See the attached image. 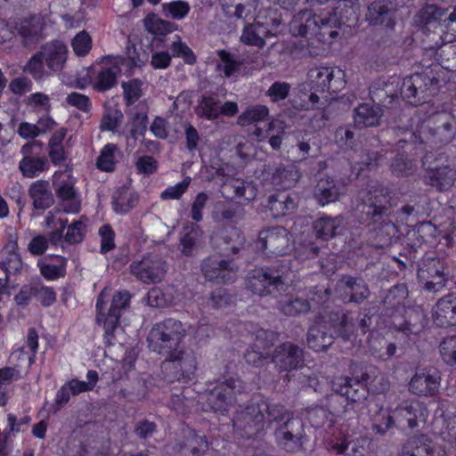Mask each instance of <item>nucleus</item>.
<instances>
[{"label": "nucleus", "instance_id": "nucleus-1", "mask_svg": "<svg viewBox=\"0 0 456 456\" xmlns=\"http://www.w3.org/2000/svg\"><path fill=\"white\" fill-rule=\"evenodd\" d=\"M357 206L364 216V222L383 239H390L395 235L397 229L390 219L392 211L391 196L387 190L381 186L361 191L358 194Z\"/></svg>", "mask_w": 456, "mask_h": 456}, {"label": "nucleus", "instance_id": "nucleus-2", "mask_svg": "<svg viewBox=\"0 0 456 456\" xmlns=\"http://www.w3.org/2000/svg\"><path fill=\"white\" fill-rule=\"evenodd\" d=\"M340 25L336 13L326 16L317 15L305 9L299 11L290 22V30L294 36L316 38L326 43L338 37L337 28Z\"/></svg>", "mask_w": 456, "mask_h": 456}, {"label": "nucleus", "instance_id": "nucleus-3", "mask_svg": "<svg viewBox=\"0 0 456 456\" xmlns=\"http://www.w3.org/2000/svg\"><path fill=\"white\" fill-rule=\"evenodd\" d=\"M289 273L284 264L255 268L248 273L246 285L252 293L267 296L286 285Z\"/></svg>", "mask_w": 456, "mask_h": 456}, {"label": "nucleus", "instance_id": "nucleus-4", "mask_svg": "<svg viewBox=\"0 0 456 456\" xmlns=\"http://www.w3.org/2000/svg\"><path fill=\"white\" fill-rule=\"evenodd\" d=\"M184 335L183 323L169 318L151 328L147 337L148 346L153 352L167 354L179 346Z\"/></svg>", "mask_w": 456, "mask_h": 456}, {"label": "nucleus", "instance_id": "nucleus-5", "mask_svg": "<svg viewBox=\"0 0 456 456\" xmlns=\"http://www.w3.org/2000/svg\"><path fill=\"white\" fill-rule=\"evenodd\" d=\"M210 385L214 387L206 392L207 403L215 411H226L236 402L237 395H240L245 390V385L240 379L230 377L226 372Z\"/></svg>", "mask_w": 456, "mask_h": 456}, {"label": "nucleus", "instance_id": "nucleus-6", "mask_svg": "<svg viewBox=\"0 0 456 456\" xmlns=\"http://www.w3.org/2000/svg\"><path fill=\"white\" fill-rule=\"evenodd\" d=\"M197 365V358L193 351L176 347L167 354V358L161 364V370L164 379L172 384L175 381L185 382L191 379Z\"/></svg>", "mask_w": 456, "mask_h": 456}, {"label": "nucleus", "instance_id": "nucleus-7", "mask_svg": "<svg viewBox=\"0 0 456 456\" xmlns=\"http://www.w3.org/2000/svg\"><path fill=\"white\" fill-rule=\"evenodd\" d=\"M418 22L425 30H434L441 38L446 30H455L456 6L445 9L436 4H427L418 13Z\"/></svg>", "mask_w": 456, "mask_h": 456}, {"label": "nucleus", "instance_id": "nucleus-8", "mask_svg": "<svg viewBox=\"0 0 456 456\" xmlns=\"http://www.w3.org/2000/svg\"><path fill=\"white\" fill-rule=\"evenodd\" d=\"M344 72L331 67H314L307 73V84L311 90L320 93H338L345 87Z\"/></svg>", "mask_w": 456, "mask_h": 456}, {"label": "nucleus", "instance_id": "nucleus-9", "mask_svg": "<svg viewBox=\"0 0 456 456\" xmlns=\"http://www.w3.org/2000/svg\"><path fill=\"white\" fill-rule=\"evenodd\" d=\"M435 79L426 73H415L405 77L400 86V94L412 105L426 102L434 93Z\"/></svg>", "mask_w": 456, "mask_h": 456}, {"label": "nucleus", "instance_id": "nucleus-10", "mask_svg": "<svg viewBox=\"0 0 456 456\" xmlns=\"http://www.w3.org/2000/svg\"><path fill=\"white\" fill-rule=\"evenodd\" d=\"M304 422L299 418H288L275 430V438L280 446L289 452H298L305 441Z\"/></svg>", "mask_w": 456, "mask_h": 456}, {"label": "nucleus", "instance_id": "nucleus-11", "mask_svg": "<svg viewBox=\"0 0 456 456\" xmlns=\"http://www.w3.org/2000/svg\"><path fill=\"white\" fill-rule=\"evenodd\" d=\"M261 410H265V407H259L257 402L237 411L233 428L242 437L249 438L264 429L265 422Z\"/></svg>", "mask_w": 456, "mask_h": 456}, {"label": "nucleus", "instance_id": "nucleus-12", "mask_svg": "<svg viewBox=\"0 0 456 456\" xmlns=\"http://www.w3.org/2000/svg\"><path fill=\"white\" fill-rule=\"evenodd\" d=\"M130 270L142 281L156 283L164 278L167 265L160 255L150 253L143 256L141 261L131 264Z\"/></svg>", "mask_w": 456, "mask_h": 456}, {"label": "nucleus", "instance_id": "nucleus-13", "mask_svg": "<svg viewBox=\"0 0 456 456\" xmlns=\"http://www.w3.org/2000/svg\"><path fill=\"white\" fill-rule=\"evenodd\" d=\"M260 248L268 256H283L291 250L290 234L282 226H275L260 232Z\"/></svg>", "mask_w": 456, "mask_h": 456}, {"label": "nucleus", "instance_id": "nucleus-14", "mask_svg": "<svg viewBox=\"0 0 456 456\" xmlns=\"http://www.w3.org/2000/svg\"><path fill=\"white\" fill-rule=\"evenodd\" d=\"M304 349L290 342H283L277 346L272 355L271 362L279 371H290L297 369L304 362Z\"/></svg>", "mask_w": 456, "mask_h": 456}, {"label": "nucleus", "instance_id": "nucleus-15", "mask_svg": "<svg viewBox=\"0 0 456 456\" xmlns=\"http://www.w3.org/2000/svg\"><path fill=\"white\" fill-rule=\"evenodd\" d=\"M429 139L434 143L447 144L456 135V119L448 112H440L433 115L428 125Z\"/></svg>", "mask_w": 456, "mask_h": 456}, {"label": "nucleus", "instance_id": "nucleus-16", "mask_svg": "<svg viewBox=\"0 0 456 456\" xmlns=\"http://www.w3.org/2000/svg\"><path fill=\"white\" fill-rule=\"evenodd\" d=\"M437 159L432 153L427 154L423 158V165L429 172L428 183L440 191H448L456 181V170L449 165L435 166L434 162Z\"/></svg>", "mask_w": 456, "mask_h": 456}, {"label": "nucleus", "instance_id": "nucleus-17", "mask_svg": "<svg viewBox=\"0 0 456 456\" xmlns=\"http://www.w3.org/2000/svg\"><path fill=\"white\" fill-rule=\"evenodd\" d=\"M370 375L363 373L361 377L354 379L348 377H336L331 381L334 392L346 396L351 402H358L365 398L366 385L369 384Z\"/></svg>", "mask_w": 456, "mask_h": 456}, {"label": "nucleus", "instance_id": "nucleus-18", "mask_svg": "<svg viewBox=\"0 0 456 456\" xmlns=\"http://www.w3.org/2000/svg\"><path fill=\"white\" fill-rule=\"evenodd\" d=\"M395 10L396 5L392 0H374L368 7L366 20L372 26L384 25L393 28Z\"/></svg>", "mask_w": 456, "mask_h": 456}, {"label": "nucleus", "instance_id": "nucleus-19", "mask_svg": "<svg viewBox=\"0 0 456 456\" xmlns=\"http://www.w3.org/2000/svg\"><path fill=\"white\" fill-rule=\"evenodd\" d=\"M201 270L209 281L216 279L227 282L234 279L238 266L231 260L209 256L202 262Z\"/></svg>", "mask_w": 456, "mask_h": 456}, {"label": "nucleus", "instance_id": "nucleus-20", "mask_svg": "<svg viewBox=\"0 0 456 456\" xmlns=\"http://www.w3.org/2000/svg\"><path fill=\"white\" fill-rule=\"evenodd\" d=\"M432 317L436 326H456V293L441 297L434 305Z\"/></svg>", "mask_w": 456, "mask_h": 456}, {"label": "nucleus", "instance_id": "nucleus-21", "mask_svg": "<svg viewBox=\"0 0 456 456\" xmlns=\"http://www.w3.org/2000/svg\"><path fill=\"white\" fill-rule=\"evenodd\" d=\"M428 323L425 312L419 307L409 308L404 311L403 321H393L395 330L407 337L419 334Z\"/></svg>", "mask_w": 456, "mask_h": 456}, {"label": "nucleus", "instance_id": "nucleus-22", "mask_svg": "<svg viewBox=\"0 0 456 456\" xmlns=\"http://www.w3.org/2000/svg\"><path fill=\"white\" fill-rule=\"evenodd\" d=\"M440 377L436 372L421 370L417 372L409 383V391L418 396H433L438 391Z\"/></svg>", "mask_w": 456, "mask_h": 456}, {"label": "nucleus", "instance_id": "nucleus-23", "mask_svg": "<svg viewBox=\"0 0 456 456\" xmlns=\"http://www.w3.org/2000/svg\"><path fill=\"white\" fill-rule=\"evenodd\" d=\"M46 66L52 71L62 70L67 61V46L61 41H53L41 46L38 51Z\"/></svg>", "mask_w": 456, "mask_h": 456}, {"label": "nucleus", "instance_id": "nucleus-24", "mask_svg": "<svg viewBox=\"0 0 456 456\" xmlns=\"http://www.w3.org/2000/svg\"><path fill=\"white\" fill-rule=\"evenodd\" d=\"M343 185L331 177L321 178L314 187V196L317 202L325 206L338 200L342 194Z\"/></svg>", "mask_w": 456, "mask_h": 456}, {"label": "nucleus", "instance_id": "nucleus-25", "mask_svg": "<svg viewBox=\"0 0 456 456\" xmlns=\"http://www.w3.org/2000/svg\"><path fill=\"white\" fill-rule=\"evenodd\" d=\"M307 345L315 352L327 350L334 341L325 322H318L309 327L306 336Z\"/></svg>", "mask_w": 456, "mask_h": 456}, {"label": "nucleus", "instance_id": "nucleus-26", "mask_svg": "<svg viewBox=\"0 0 456 456\" xmlns=\"http://www.w3.org/2000/svg\"><path fill=\"white\" fill-rule=\"evenodd\" d=\"M297 207V196L287 191H278L269 196L268 208L273 217L289 215Z\"/></svg>", "mask_w": 456, "mask_h": 456}, {"label": "nucleus", "instance_id": "nucleus-27", "mask_svg": "<svg viewBox=\"0 0 456 456\" xmlns=\"http://www.w3.org/2000/svg\"><path fill=\"white\" fill-rule=\"evenodd\" d=\"M28 195L33 200L35 209L45 210L54 203L53 195L48 181L37 180L30 184Z\"/></svg>", "mask_w": 456, "mask_h": 456}, {"label": "nucleus", "instance_id": "nucleus-28", "mask_svg": "<svg viewBox=\"0 0 456 456\" xmlns=\"http://www.w3.org/2000/svg\"><path fill=\"white\" fill-rule=\"evenodd\" d=\"M338 286L349 295V302L360 304L370 296L368 285L360 277L344 276L339 280Z\"/></svg>", "mask_w": 456, "mask_h": 456}, {"label": "nucleus", "instance_id": "nucleus-29", "mask_svg": "<svg viewBox=\"0 0 456 456\" xmlns=\"http://www.w3.org/2000/svg\"><path fill=\"white\" fill-rule=\"evenodd\" d=\"M383 110L379 105L362 103L354 109V121L356 126H377L379 125Z\"/></svg>", "mask_w": 456, "mask_h": 456}, {"label": "nucleus", "instance_id": "nucleus-30", "mask_svg": "<svg viewBox=\"0 0 456 456\" xmlns=\"http://www.w3.org/2000/svg\"><path fill=\"white\" fill-rule=\"evenodd\" d=\"M393 413L394 418L399 422L406 421L411 428L418 427L419 419L423 416L421 404L418 401H403Z\"/></svg>", "mask_w": 456, "mask_h": 456}, {"label": "nucleus", "instance_id": "nucleus-31", "mask_svg": "<svg viewBox=\"0 0 456 456\" xmlns=\"http://www.w3.org/2000/svg\"><path fill=\"white\" fill-rule=\"evenodd\" d=\"M433 442L426 436L410 437L402 446L401 456H432Z\"/></svg>", "mask_w": 456, "mask_h": 456}, {"label": "nucleus", "instance_id": "nucleus-32", "mask_svg": "<svg viewBox=\"0 0 456 456\" xmlns=\"http://www.w3.org/2000/svg\"><path fill=\"white\" fill-rule=\"evenodd\" d=\"M399 85L398 77H390L387 82L375 84L370 87L371 97L379 103H390L398 96Z\"/></svg>", "mask_w": 456, "mask_h": 456}, {"label": "nucleus", "instance_id": "nucleus-33", "mask_svg": "<svg viewBox=\"0 0 456 456\" xmlns=\"http://www.w3.org/2000/svg\"><path fill=\"white\" fill-rule=\"evenodd\" d=\"M126 62L124 58H116L115 63L110 68H102L96 78L95 89L99 92H105L113 87L117 83V76L120 73V64Z\"/></svg>", "mask_w": 456, "mask_h": 456}, {"label": "nucleus", "instance_id": "nucleus-34", "mask_svg": "<svg viewBox=\"0 0 456 456\" xmlns=\"http://www.w3.org/2000/svg\"><path fill=\"white\" fill-rule=\"evenodd\" d=\"M216 222H232L238 223L245 216L244 208L237 204H227L225 202H217L215 210L212 213Z\"/></svg>", "mask_w": 456, "mask_h": 456}, {"label": "nucleus", "instance_id": "nucleus-35", "mask_svg": "<svg viewBox=\"0 0 456 456\" xmlns=\"http://www.w3.org/2000/svg\"><path fill=\"white\" fill-rule=\"evenodd\" d=\"M343 223L342 216H322L314 223V231L318 238L327 240L337 234L338 229L342 226Z\"/></svg>", "mask_w": 456, "mask_h": 456}, {"label": "nucleus", "instance_id": "nucleus-36", "mask_svg": "<svg viewBox=\"0 0 456 456\" xmlns=\"http://www.w3.org/2000/svg\"><path fill=\"white\" fill-rule=\"evenodd\" d=\"M300 174L293 165H281L272 173V183L282 189H289L296 184Z\"/></svg>", "mask_w": 456, "mask_h": 456}, {"label": "nucleus", "instance_id": "nucleus-37", "mask_svg": "<svg viewBox=\"0 0 456 456\" xmlns=\"http://www.w3.org/2000/svg\"><path fill=\"white\" fill-rule=\"evenodd\" d=\"M220 99L217 94H210L203 95L198 107L196 113L199 117L208 120L219 118Z\"/></svg>", "mask_w": 456, "mask_h": 456}, {"label": "nucleus", "instance_id": "nucleus-38", "mask_svg": "<svg viewBox=\"0 0 456 456\" xmlns=\"http://www.w3.org/2000/svg\"><path fill=\"white\" fill-rule=\"evenodd\" d=\"M202 232L199 227L192 226L180 239V251L186 256L196 254L201 248Z\"/></svg>", "mask_w": 456, "mask_h": 456}, {"label": "nucleus", "instance_id": "nucleus-39", "mask_svg": "<svg viewBox=\"0 0 456 456\" xmlns=\"http://www.w3.org/2000/svg\"><path fill=\"white\" fill-rule=\"evenodd\" d=\"M279 309L285 315L297 316L307 314L311 306L307 299L295 297L285 298L279 301Z\"/></svg>", "mask_w": 456, "mask_h": 456}, {"label": "nucleus", "instance_id": "nucleus-40", "mask_svg": "<svg viewBox=\"0 0 456 456\" xmlns=\"http://www.w3.org/2000/svg\"><path fill=\"white\" fill-rule=\"evenodd\" d=\"M445 264L439 258L428 257L423 261L418 270V278L423 284L429 279L444 272Z\"/></svg>", "mask_w": 456, "mask_h": 456}, {"label": "nucleus", "instance_id": "nucleus-41", "mask_svg": "<svg viewBox=\"0 0 456 456\" xmlns=\"http://www.w3.org/2000/svg\"><path fill=\"white\" fill-rule=\"evenodd\" d=\"M19 167L24 176L32 178L48 168V161L44 157H24Z\"/></svg>", "mask_w": 456, "mask_h": 456}, {"label": "nucleus", "instance_id": "nucleus-42", "mask_svg": "<svg viewBox=\"0 0 456 456\" xmlns=\"http://www.w3.org/2000/svg\"><path fill=\"white\" fill-rule=\"evenodd\" d=\"M259 407H265V410H261L262 414L265 418V422H273V421H283L284 419H288V418H293L290 416V413L285 410L284 406L276 403L268 402L266 400H260L258 402Z\"/></svg>", "mask_w": 456, "mask_h": 456}, {"label": "nucleus", "instance_id": "nucleus-43", "mask_svg": "<svg viewBox=\"0 0 456 456\" xmlns=\"http://www.w3.org/2000/svg\"><path fill=\"white\" fill-rule=\"evenodd\" d=\"M264 33L265 28L260 23L248 24L243 28L240 41L248 45L263 48L265 45L262 37Z\"/></svg>", "mask_w": 456, "mask_h": 456}, {"label": "nucleus", "instance_id": "nucleus-44", "mask_svg": "<svg viewBox=\"0 0 456 456\" xmlns=\"http://www.w3.org/2000/svg\"><path fill=\"white\" fill-rule=\"evenodd\" d=\"M143 21L145 28L154 35H166L176 28L175 23L164 20L154 13L148 14Z\"/></svg>", "mask_w": 456, "mask_h": 456}, {"label": "nucleus", "instance_id": "nucleus-45", "mask_svg": "<svg viewBox=\"0 0 456 456\" xmlns=\"http://www.w3.org/2000/svg\"><path fill=\"white\" fill-rule=\"evenodd\" d=\"M138 199L127 190H118L113 195L114 209L118 214L129 212L137 204Z\"/></svg>", "mask_w": 456, "mask_h": 456}, {"label": "nucleus", "instance_id": "nucleus-46", "mask_svg": "<svg viewBox=\"0 0 456 456\" xmlns=\"http://www.w3.org/2000/svg\"><path fill=\"white\" fill-rule=\"evenodd\" d=\"M269 114V110L265 105H256L248 108L238 118V124L245 126L254 122H259L265 119Z\"/></svg>", "mask_w": 456, "mask_h": 456}, {"label": "nucleus", "instance_id": "nucleus-47", "mask_svg": "<svg viewBox=\"0 0 456 456\" xmlns=\"http://www.w3.org/2000/svg\"><path fill=\"white\" fill-rule=\"evenodd\" d=\"M217 56L220 58L222 64H217V69H223L224 77H230L239 70L242 61L236 59L235 56L226 50H218Z\"/></svg>", "mask_w": 456, "mask_h": 456}, {"label": "nucleus", "instance_id": "nucleus-48", "mask_svg": "<svg viewBox=\"0 0 456 456\" xmlns=\"http://www.w3.org/2000/svg\"><path fill=\"white\" fill-rule=\"evenodd\" d=\"M335 333L343 340H350L354 335V324L346 314H338L337 322L332 321Z\"/></svg>", "mask_w": 456, "mask_h": 456}, {"label": "nucleus", "instance_id": "nucleus-49", "mask_svg": "<svg viewBox=\"0 0 456 456\" xmlns=\"http://www.w3.org/2000/svg\"><path fill=\"white\" fill-rule=\"evenodd\" d=\"M3 254L4 257L0 265L6 273V278L9 274L18 273L22 268V261L20 255L14 250H4Z\"/></svg>", "mask_w": 456, "mask_h": 456}, {"label": "nucleus", "instance_id": "nucleus-50", "mask_svg": "<svg viewBox=\"0 0 456 456\" xmlns=\"http://www.w3.org/2000/svg\"><path fill=\"white\" fill-rule=\"evenodd\" d=\"M162 12L166 17L175 20L183 19L190 12V5L184 1H173L162 4Z\"/></svg>", "mask_w": 456, "mask_h": 456}, {"label": "nucleus", "instance_id": "nucleus-51", "mask_svg": "<svg viewBox=\"0 0 456 456\" xmlns=\"http://www.w3.org/2000/svg\"><path fill=\"white\" fill-rule=\"evenodd\" d=\"M261 348V346L257 343H255L247 348L244 353V358L248 364L254 367H262L265 362H267L269 354L262 352Z\"/></svg>", "mask_w": 456, "mask_h": 456}, {"label": "nucleus", "instance_id": "nucleus-52", "mask_svg": "<svg viewBox=\"0 0 456 456\" xmlns=\"http://www.w3.org/2000/svg\"><path fill=\"white\" fill-rule=\"evenodd\" d=\"M390 168L394 175L400 176L414 173L416 166L412 160L403 155H397L392 161Z\"/></svg>", "mask_w": 456, "mask_h": 456}, {"label": "nucleus", "instance_id": "nucleus-53", "mask_svg": "<svg viewBox=\"0 0 456 456\" xmlns=\"http://www.w3.org/2000/svg\"><path fill=\"white\" fill-rule=\"evenodd\" d=\"M142 83L138 79H132L128 82H123L124 99L126 104L130 106L134 103L142 96Z\"/></svg>", "mask_w": 456, "mask_h": 456}, {"label": "nucleus", "instance_id": "nucleus-54", "mask_svg": "<svg viewBox=\"0 0 456 456\" xmlns=\"http://www.w3.org/2000/svg\"><path fill=\"white\" fill-rule=\"evenodd\" d=\"M439 348L441 356L446 363L456 364V336L445 338Z\"/></svg>", "mask_w": 456, "mask_h": 456}, {"label": "nucleus", "instance_id": "nucleus-55", "mask_svg": "<svg viewBox=\"0 0 456 456\" xmlns=\"http://www.w3.org/2000/svg\"><path fill=\"white\" fill-rule=\"evenodd\" d=\"M184 447L187 448L193 455L204 453L208 444L204 436H199L193 431H191L186 437Z\"/></svg>", "mask_w": 456, "mask_h": 456}, {"label": "nucleus", "instance_id": "nucleus-56", "mask_svg": "<svg viewBox=\"0 0 456 456\" xmlns=\"http://www.w3.org/2000/svg\"><path fill=\"white\" fill-rule=\"evenodd\" d=\"M394 416L385 411H379L373 418L372 429L376 433L383 436L393 427Z\"/></svg>", "mask_w": 456, "mask_h": 456}, {"label": "nucleus", "instance_id": "nucleus-57", "mask_svg": "<svg viewBox=\"0 0 456 456\" xmlns=\"http://www.w3.org/2000/svg\"><path fill=\"white\" fill-rule=\"evenodd\" d=\"M44 59L40 55L39 52L35 53L25 66L24 70L29 73L35 79L40 80L45 76L44 68Z\"/></svg>", "mask_w": 456, "mask_h": 456}, {"label": "nucleus", "instance_id": "nucleus-58", "mask_svg": "<svg viewBox=\"0 0 456 456\" xmlns=\"http://www.w3.org/2000/svg\"><path fill=\"white\" fill-rule=\"evenodd\" d=\"M232 301V296L227 292L224 288H217L212 291L208 304L216 309L223 308L228 305Z\"/></svg>", "mask_w": 456, "mask_h": 456}, {"label": "nucleus", "instance_id": "nucleus-59", "mask_svg": "<svg viewBox=\"0 0 456 456\" xmlns=\"http://www.w3.org/2000/svg\"><path fill=\"white\" fill-rule=\"evenodd\" d=\"M116 147L112 144L106 145L97 159V167L103 171H112L114 169V151Z\"/></svg>", "mask_w": 456, "mask_h": 456}, {"label": "nucleus", "instance_id": "nucleus-60", "mask_svg": "<svg viewBox=\"0 0 456 456\" xmlns=\"http://www.w3.org/2000/svg\"><path fill=\"white\" fill-rule=\"evenodd\" d=\"M290 88V84L287 82H274L267 90L266 95L273 102H277L288 97Z\"/></svg>", "mask_w": 456, "mask_h": 456}, {"label": "nucleus", "instance_id": "nucleus-61", "mask_svg": "<svg viewBox=\"0 0 456 456\" xmlns=\"http://www.w3.org/2000/svg\"><path fill=\"white\" fill-rule=\"evenodd\" d=\"M72 46L77 55H86L92 47V41L89 34L86 31L79 32L72 40Z\"/></svg>", "mask_w": 456, "mask_h": 456}, {"label": "nucleus", "instance_id": "nucleus-62", "mask_svg": "<svg viewBox=\"0 0 456 456\" xmlns=\"http://www.w3.org/2000/svg\"><path fill=\"white\" fill-rule=\"evenodd\" d=\"M385 152L383 150L380 151L364 150L361 155V164L365 166L368 169L378 167L383 161Z\"/></svg>", "mask_w": 456, "mask_h": 456}, {"label": "nucleus", "instance_id": "nucleus-63", "mask_svg": "<svg viewBox=\"0 0 456 456\" xmlns=\"http://www.w3.org/2000/svg\"><path fill=\"white\" fill-rule=\"evenodd\" d=\"M34 297L44 305L49 306L56 300V294L52 288L34 285L33 286Z\"/></svg>", "mask_w": 456, "mask_h": 456}, {"label": "nucleus", "instance_id": "nucleus-64", "mask_svg": "<svg viewBox=\"0 0 456 456\" xmlns=\"http://www.w3.org/2000/svg\"><path fill=\"white\" fill-rule=\"evenodd\" d=\"M85 225L82 221H75L68 226V231L64 236L66 242L69 244L79 243L84 239Z\"/></svg>", "mask_w": 456, "mask_h": 456}]
</instances>
